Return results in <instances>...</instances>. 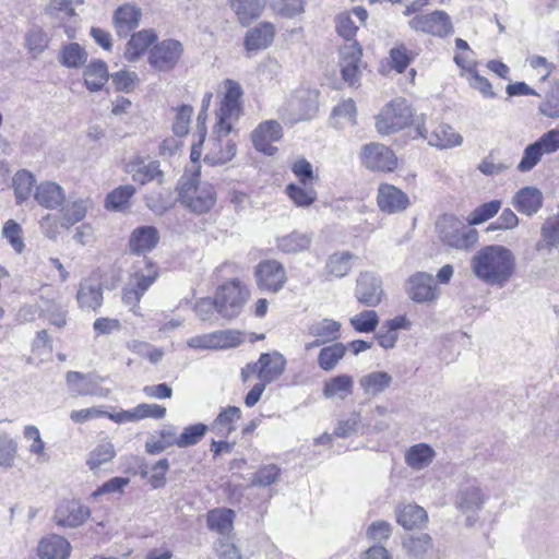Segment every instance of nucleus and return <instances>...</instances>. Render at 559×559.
Returning <instances> with one entry per match:
<instances>
[{
	"label": "nucleus",
	"mask_w": 559,
	"mask_h": 559,
	"mask_svg": "<svg viewBox=\"0 0 559 559\" xmlns=\"http://www.w3.org/2000/svg\"><path fill=\"white\" fill-rule=\"evenodd\" d=\"M209 427L204 424H195L183 429L178 437V447L187 448L197 444L205 435Z\"/></svg>",
	"instance_id": "nucleus-55"
},
{
	"label": "nucleus",
	"mask_w": 559,
	"mask_h": 559,
	"mask_svg": "<svg viewBox=\"0 0 559 559\" xmlns=\"http://www.w3.org/2000/svg\"><path fill=\"white\" fill-rule=\"evenodd\" d=\"M141 10L133 4L119 7L114 14V23L119 36H127L140 22Z\"/></svg>",
	"instance_id": "nucleus-28"
},
{
	"label": "nucleus",
	"mask_w": 559,
	"mask_h": 559,
	"mask_svg": "<svg viewBox=\"0 0 559 559\" xmlns=\"http://www.w3.org/2000/svg\"><path fill=\"white\" fill-rule=\"evenodd\" d=\"M126 170L131 175L133 181L140 185H146L154 180L160 183L164 176L158 160H147L140 156L130 159L126 165Z\"/></svg>",
	"instance_id": "nucleus-18"
},
{
	"label": "nucleus",
	"mask_w": 559,
	"mask_h": 559,
	"mask_svg": "<svg viewBox=\"0 0 559 559\" xmlns=\"http://www.w3.org/2000/svg\"><path fill=\"white\" fill-rule=\"evenodd\" d=\"M396 521L405 530L419 528L428 521V515L424 508L409 503L396 509Z\"/></svg>",
	"instance_id": "nucleus-31"
},
{
	"label": "nucleus",
	"mask_w": 559,
	"mask_h": 559,
	"mask_svg": "<svg viewBox=\"0 0 559 559\" xmlns=\"http://www.w3.org/2000/svg\"><path fill=\"white\" fill-rule=\"evenodd\" d=\"M413 118V110L403 98L385 105L377 116L376 128L381 134H391L407 127Z\"/></svg>",
	"instance_id": "nucleus-5"
},
{
	"label": "nucleus",
	"mask_w": 559,
	"mask_h": 559,
	"mask_svg": "<svg viewBox=\"0 0 559 559\" xmlns=\"http://www.w3.org/2000/svg\"><path fill=\"white\" fill-rule=\"evenodd\" d=\"M352 326L360 333L373 332L379 323L378 314L374 310H365L349 319Z\"/></svg>",
	"instance_id": "nucleus-54"
},
{
	"label": "nucleus",
	"mask_w": 559,
	"mask_h": 559,
	"mask_svg": "<svg viewBox=\"0 0 559 559\" xmlns=\"http://www.w3.org/2000/svg\"><path fill=\"white\" fill-rule=\"evenodd\" d=\"M36 202L46 209H57L64 201L63 189L52 181H44L39 183L34 193Z\"/></svg>",
	"instance_id": "nucleus-27"
},
{
	"label": "nucleus",
	"mask_w": 559,
	"mask_h": 559,
	"mask_svg": "<svg viewBox=\"0 0 559 559\" xmlns=\"http://www.w3.org/2000/svg\"><path fill=\"white\" fill-rule=\"evenodd\" d=\"M224 87L226 92L217 114V130L218 132L226 134L231 132V120L236 119L239 115L242 88L238 82L230 79L224 81Z\"/></svg>",
	"instance_id": "nucleus-6"
},
{
	"label": "nucleus",
	"mask_w": 559,
	"mask_h": 559,
	"mask_svg": "<svg viewBox=\"0 0 559 559\" xmlns=\"http://www.w3.org/2000/svg\"><path fill=\"white\" fill-rule=\"evenodd\" d=\"M286 193L297 206H309L317 199V191L308 183H290L286 187Z\"/></svg>",
	"instance_id": "nucleus-47"
},
{
	"label": "nucleus",
	"mask_w": 559,
	"mask_h": 559,
	"mask_svg": "<svg viewBox=\"0 0 559 559\" xmlns=\"http://www.w3.org/2000/svg\"><path fill=\"white\" fill-rule=\"evenodd\" d=\"M254 274L259 288L271 293L280 292L287 281L285 267L276 260L261 261Z\"/></svg>",
	"instance_id": "nucleus-11"
},
{
	"label": "nucleus",
	"mask_w": 559,
	"mask_h": 559,
	"mask_svg": "<svg viewBox=\"0 0 559 559\" xmlns=\"http://www.w3.org/2000/svg\"><path fill=\"white\" fill-rule=\"evenodd\" d=\"M108 81L107 66L102 60L92 61L84 70V82L87 90L96 92Z\"/></svg>",
	"instance_id": "nucleus-39"
},
{
	"label": "nucleus",
	"mask_w": 559,
	"mask_h": 559,
	"mask_svg": "<svg viewBox=\"0 0 559 559\" xmlns=\"http://www.w3.org/2000/svg\"><path fill=\"white\" fill-rule=\"evenodd\" d=\"M88 515L87 508L74 501H66L59 504L55 519L60 526L76 527L84 523Z\"/></svg>",
	"instance_id": "nucleus-21"
},
{
	"label": "nucleus",
	"mask_w": 559,
	"mask_h": 559,
	"mask_svg": "<svg viewBox=\"0 0 559 559\" xmlns=\"http://www.w3.org/2000/svg\"><path fill=\"white\" fill-rule=\"evenodd\" d=\"M91 206L90 199L69 200L60 210L61 226L69 228L81 222Z\"/></svg>",
	"instance_id": "nucleus-34"
},
{
	"label": "nucleus",
	"mask_w": 559,
	"mask_h": 559,
	"mask_svg": "<svg viewBox=\"0 0 559 559\" xmlns=\"http://www.w3.org/2000/svg\"><path fill=\"white\" fill-rule=\"evenodd\" d=\"M353 389V377L348 374H338L324 382L322 395L329 400H345L347 396L352 395Z\"/></svg>",
	"instance_id": "nucleus-30"
},
{
	"label": "nucleus",
	"mask_w": 559,
	"mask_h": 559,
	"mask_svg": "<svg viewBox=\"0 0 559 559\" xmlns=\"http://www.w3.org/2000/svg\"><path fill=\"white\" fill-rule=\"evenodd\" d=\"M418 134L427 140L428 144L438 148H451L462 144L463 138L453 128L445 123H431L429 127L419 124Z\"/></svg>",
	"instance_id": "nucleus-12"
},
{
	"label": "nucleus",
	"mask_w": 559,
	"mask_h": 559,
	"mask_svg": "<svg viewBox=\"0 0 559 559\" xmlns=\"http://www.w3.org/2000/svg\"><path fill=\"white\" fill-rule=\"evenodd\" d=\"M543 195L536 188L526 187L521 189L513 198L515 209L525 215L535 214L542 206Z\"/></svg>",
	"instance_id": "nucleus-29"
},
{
	"label": "nucleus",
	"mask_w": 559,
	"mask_h": 559,
	"mask_svg": "<svg viewBox=\"0 0 559 559\" xmlns=\"http://www.w3.org/2000/svg\"><path fill=\"white\" fill-rule=\"evenodd\" d=\"M538 109L544 116L559 118V84L550 87Z\"/></svg>",
	"instance_id": "nucleus-57"
},
{
	"label": "nucleus",
	"mask_w": 559,
	"mask_h": 559,
	"mask_svg": "<svg viewBox=\"0 0 559 559\" xmlns=\"http://www.w3.org/2000/svg\"><path fill=\"white\" fill-rule=\"evenodd\" d=\"M135 189L131 185L120 186L112 190L106 198V207L114 211H122L133 197Z\"/></svg>",
	"instance_id": "nucleus-49"
},
{
	"label": "nucleus",
	"mask_w": 559,
	"mask_h": 559,
	"mask_svg": "<svg viewBox=\"0 0 559 559\" xmlns=\"http://www.w3.org/2000/svg\"><path fill=\"white\" fill-rule=\"evenodd\" d=\"M437 230L441 241L454 249L467 250L478 241L477 230L467 228L452 215L441 216L437 222Z\"/></svg>",
	"instance_id": "nucleus-3"
},
{
	"label": "nucleus",
	"mask_w": 559,
	"mask_h": 559,
	"mask_svg": "<svg viewBox=\"0 0 559 559\" xmlns=\"http://www.w3.org/2000/svg\"><path fill=\"white\" fill-rule=\"evenodd\" d=\"M277 248L286 254H297L311 246L312 235L301 231H292L277 238Z\"/></svg>",
	"instance_id": "nucleus-35"
},
{
	"label": "nucleus",
	"mask_w": 559,
	"mask_h": 559,
	"mask_svg": "<svg viewBox=\"0 0 559 559\" xmlns=\"http://www.w3.org/2000/svg\"><path fill=\"white\" fill-rule=\"evenodd\" d=\"M218 122L214 127L215 136L209 142V150L204 160L211 165H224L230 162L236 155V143L227 139L229 133L218 132Z\"/></svg>",
	"instance_id": "nucleus-15"
},
{
	"label": "nucleus",
	"mask_w": 559,
	"mask_h": 559,
	"mask_svg": "<svg viewBox=\"0 0 559 559\" xmlns=\"http://www.w3.org/2000/svg\"><path fill=\"white\" fill-rule=\"evenodd\" d=\"M347 346L343 343H334L320 350L318 364L324 371H330L336 367L338 361L345 356Z\"/></svg>",
	"instance_id": "nucleus-43"
},
{
	"label": "nucleus",
	"mask_w": 559,
	"mask_h": 559,
	"mask_svg": "<svg viewBox=\"0 0 559 559\" xmlns=\"http://www.w3.org/2000/svg\"><path fill=\"white\" fill-rule=\"evenodd\" d=\"M274 25L267 22L248 31L245 38V47L248 51H258L267 48L274 39Z\"/></svg>",
	"instance_id": "nucleus-26"
},
{
	"label": "nucleus",
	"mask_w": 559,
	"mask_h": 559,
	"mask_svg": "<svg viewBox=\"0 0 559 559\" xmlns=\"http://www.w3.org/2000/svg\"><path fill=\"white\" fill-rule=\"evenodd\" d=\"M286 360L280 353H264L259 358V380L271 383L284 372Z\"/></svg>",
	"instance_id": "nucleus-25"
},
{
	"label": "nucleus",
	"mask_w": 559,
	"mask_h": 559,
	"mask_svg": "<svg viewBox=\"0 0 559 559\" xmlns=\"http://www.w3.org/2000/svg\"><path fill=\"white\" fill-rule=\"evenodd\" d=\"M241 23H248L251 19L258 17L263 8L264 0H229Z\"/></svg>",
	"instance_id": "nucleus-45"
},
{
	"label": "nucleus",
	"mask_w": 559,
	"mask_h": 559,
	"mask_svg": "<svg viewBox=\"0 0 559 559\" xmlns=\"http://www.w3.org/2000/svg\"><path fill=\"white\" fill-rule=\"evenodd\" d=\"M282 136V127L275 120L261 122L251 134L255 150L270 156L277 151L273 143L280 141Z\"/></svg>",
	"instance_id": "nucleus-16"
},
{
	"label": "nucleus",
	"mask_w": 559,
	"mask_h": 559,
	"mask_svg": "<svg viewBox=\"0 0 559 559\" xmlns=\"http://www.w3.org/2000/svg\"><path fill=\"white\" fill-rule=\"evenodd\" d=\"M384 296L381 278L372 272H361L357 278L355 297L367 307L378 306Z\"/></svg>",
	"instance_id": "nucleus-14"
},
{
	"label": "nucleus",
	"mask_w": 559,
	"mask_h": 559,
	"mask_svg": "<svg viewBox=\"0 0 559 559\" xmlns=\"http://www.w3.org/2000/svg\"><path fill=\"white\" fill-rule=\"evenodd\" d=\"M33 174L27 170H19L13 177V188L17 200L21 203L28 199L31 191L35 185Z\"/></svg>",
	"instance_id": "nucleus-50"
},
{
	"label": "nucleus",
	"mask_w": 559,
	"mask_h": 559,
	"mask_svg": "<svg viewBox=\"0 0 559 559\" xmlns=\"http://www.w3.org/2000/svg\"><path fill=\"white\" fill-rule=\"evenodd\" d=\"M542 151L534 143L527 145L523 152L521 162L518 165V169L522 173L530 171L533 169L543 157Z\"/></svg>",
	"instance_id": "nucleus-61"
},
{
	"label": "nucleus",
	"mask_w": 559,
	"mask_h": 559,
	"mask_svg": "<svg viewBox=\"0 0 559 559\" xmlns=\"http://www.w3.org/2000/svg\"><path fill=\"white\" fill-rule=\"evenodd\" d=\"M234 518L230 509H214L207 513V526L221 535H229L234 528Z\"/></svg>",
	"instance_id": "nucleus-40"
},
{
	"label": "nucleus",
	"mask_w": 559,
	"mask_h": 559,
	"mask_svg": "<svg viewBox=\"0 0 559 559\" xmlns=\"http://www.w3.org/2000/svg\"><path fill=\"white\" fill-rule=\"evenodd\" d=\"M116 456L112 442L102 439L88 453L86 465L92 472H97L103 465L111 462Z\"/></svg>",
	"instance_id": "nucleus-36"
},
{
	"label": "nucleus",
	"mask_w": 559,
	"mask_h": 559,
	"mask_svg": "<svg viewBox=\"0 0 559 559\" xmlns=\"http://www.w3.org/2000/svg\"><path fill=\"white\" fill-rule=\"evenodd\" d=\"M281 469L275 464H269L258 469L251 478L253 486L266 487L278 480Z\"/></svg>",
	"instance_id": "nucleus-56"
},
{
	"label": "nucleus",
	"mask_w": 559,
	"mask_h": 559,
	"mask_svg": "<svg viewBox=\"0 0 559 559\" xmlns=\"http://www.w3.org/2000/svg\"><path fill=\"white\" fill-rule=\"evenodd\" d=\"M403 547L409 556L421 559L432 547V540L428 534H420L406 539Z\"/></svg>",
	"instance_id": "nucleus-52"
},
{
	"label": "nucleus",
	"mask_w": 559,
	"mask_h": 559,
	"mask_svg": "<svg viewBox=\"0 0 559 559\" xmlns=\"http://www.w3.org/2000/svg\"><path fill=\"white\" fill-rule=\"evenodd\" d=\"M199 174L186 181H181L178 188V201L189 211L195 214H204L213 209L216 203V191L213 185L201 182Z\"/></svg>",
	"instance_id": "nucleus-2"
},
{
	"label": "nucleus",
	"mask_w": 559,
	"mask_h": 559,
	"mask_svg": "<svg viewBox=\"0 0 559 559\" xmlns=\"http://www.w3.org/2000/svg\"><path fill=\"white\" fill-rule=\"evenodd\" d=\"M76 299L81 308L96 310L103 304V288L99 281L85 278L80 283Z\"/></svg>",
	"instance_id": "nucleus-24"
},
{
	"label": "nucleus",
	"mask_w": 559,
	"mask_h": 559,
	"mask_svg": "<svg viewBox=\"0 0 559 559\" xmlns=\"http://www.w3.org/2000/svg\"><path fill=\"white\" fill-rule=\"evenodd\" d=\"M67 383L71 392L76 396H106L107 391L99 385V378L93 374H84L78 371H69L66 374Z\"/></svg>",
	"instance_id": "nucleus-19"
},
{
	"label": "nucleus",
	"mask_w": 559,
	"mask_h": 559,
	"mask_svg": "<svg viewBox=\"0 0 559 559\" xmlns=\"http://www.w3.org/2000/svg\"><path fill=\"white\" fill-rule=\"evenodd\" d=\"M272 10L286 19H294L305 12V0H270Z\"/></svg>",
	"instance_id": "nucleus-51"
},
{
	"label": "nucleus",
	"mask_w": 559,
	"mask_h": 559,
	"mask_svg": "<svg viewBox=\"0 0 559 559\" xmlns=\"http://www.w3.org/2000/svg\"><path fill=\"white\" fill-rule=\"evenodd\" d=\"M2 235L10 245L13 247V249L21 253L24 249V242L22 239V228L21 226L13 219H9L2 229Z\"/></svg>",
	"instance_id": "nucleus-59"
},
{
	"label": "nucleus",
	"mask_w": 559,
	"mask_h": 559,
	"mask_svg": "<svg viewBox=\"0 0 559 559\" xmlns=\"http://www.w3.org/2000/svg\"><path fill=\"white\" fill-rule=\"evenodd\" d=\"M487 501L481 488L475 485L461 488L455 496L454 506L466 515L465 525L472 527L478 520V512Z\"/></svg>",
	"instance_id": "nucleus-7"
},
{
	"label": "nucleus",
	"mask_w": 559,
	"mask_h": 559,
	"mask_svg": "<svg viewBox=\"0 0 559 559\" xmlns=\"http://www.w3.org/2000/svg\"><path fill=\"white\" fill-rule=\"evenodd\" d=\"M501 207V201L492 200L476 207L467 216L468 225H479L493 217Z\"/></svg>",
	"instance_id": "nucleus-53"
},
{
	"label": "nucleus",
	"mask_w": 559,
	"mask_h": 559,
	"mask_svg": "<svg viewBox=\"0 0 559 559\" xmlns=\"http://www.w3.org/2000/svg\"><path fill=\"white\" fill-rule=\"evenodd\" d=\"M535 144L543 154H552L559 150V129H552L544 133Z\"/></svg>",
	"instance_id": "nucleus-63"
},
{
	"label": "nucleus",
	"mask_w": 559,
	"mask_h": 559,
	"mask_svg": "<svg viewBox=\"0 0 559 559\" xmlns=\"http://www.w3.org/2000/svg\"><path fill=\"white\" fill-rule=\"evenodd\" d=\"M469 265L477 280L488 286L502 288L514 274L515 255L504 246L489 245L475 252Z\"/></svg>",
	"instance_id": "nucleus-1"
},
{
	"label": "nucleus",
	"mask_w": 559,
	"mask_h": 559,
	"mask_svg": "<svg viewBox=\"0 0 559 559\" xmlns=\"http://www.w3.org/2000/svg\"><path fill=\"white\" fill-rule=\"evenodd\" d=\"M340 322L332 319H322L309 325V334L321 338V341L331 342L340 336Z\"/></svg>",
	"instance_id": "nucleus-42"
},
{
	"label": "nucleus",
	"mask_w": 559,
	"mask_h": 559,
	"mask_svg": "<svg viewBox=\"0 0 559 559\" xmlns=\"http://www.w3.org/2000/svg\"><path fill=\"white\" fill-rule=\"evenodd\" d=\"M542 238L548 247H559V218L548 219L544 223Z\"/></svg>",
	"instance_id": "nucleus-64"
},
{
	"label": "nucleus",
	"mask_w": 559,
	"mask_h": 559,
	"mask_svg": "<svg viewBox=\"0 0 559 559\" xmlns=\"http://www.w3.org/2000/svg\"><path fill=\"white\" fill-rule=\"evenodd\" d=\"M361 53L358 43L345 44L340 50L342 78L349 85L356 84L359 80Z\"/></svg>",
	"instance_id": "nucleus-17"
},
{
	"label": "nucleus",
	"mask_w": 559,
	"mask_h": 559,
	"mask_svg": "<svg viewBox=\"0 0 559 559\" xmlns=\"http://www.w3.org/2000/svg\"><path fill=\"white\" fill-rule=\"evenodd\" d=\"M337 128L356 124V105L353 99H345L334 107L332 112Z\"/></svg>",
	"instance_id": "nucleus-48"
},
{
	"label": "nucleus",
	"mask_w": 559,
	"mask_h": 559,
	"mask_svg": "<svg viewBox=\"0 0 559 559\" xmlns=\"http://www.w3.org/2000/svg\"><path fill=\"white\" fill-rule=\"evenodd\" d=\"M182 51L183 49L180 41L166 39L151 49L148 62L158 71H169L178 63Z\"/></svg>",
	"instance_id": "nucleus-13"
},
{
	"label": "nucleus",
	"mask_w": 559,
	"mask_h": 559,
	"mask_svg": "<svg viewBox=\"0 0 559 559\" xmlns=\"http://www.w3.org/2000/svg\"><path fill=\"white\" fill-rule=\"evenodd\" d=\"M192 114L193 108L189 105H182L177 108L173 123V130L176 135L182 136L188 133Z\"/></svg>",
	"instance_id": "nucleus-58"
},
{
	"label": "nucleus",
	"mask_w": 559,
	"mask_h": 559,
	"mask_svg": "<svg viewBox=\"0 0 559 559\" xmlns=\"http://www.w3.org/2000/svg\"><path fill=\"white\" fill-rule=\"evenodd\" d=\"M353 258L354 255L348 251L333 253L326 262V272L340 278L346 276L352 270Z\"/></svg>",
	"instance_id": "nucleus-46"
},
{
	"label": "nucleus",
	"mask_w": 559,
	"mask_h": 559,
	"mask_svg": "<svg viewBox=\"0 0 559 559\" xmlns=\"http://www.w3.org/2000/svg\"><path fill=\"white\" fill-rule=\"evenodd\" d=\"M241 417V411L236 406L223 409L211 425V430L219 438H227L236 430V424Z\"/></svg>",
	"instance_id": "nucleus-32"
},
{
	"label": "nucleus",
	"mask_w": 559,
	"mask_h": 559,
	"mask_svg": "<svg viewBox=\"0 0 559 559\" xmlns=\"http://www.w3.org/2000/svg\"><path fill=\"white\" fill-rule=\"evenodd\" d=\"M37 552L40 559H68L71 554V545L64 537L51 534L41 538Z\"/></svg>",
	"instance_id": "nucleus-22"
},
{
	"label": "nucleus",
	"mask_w": 559,
	"mask_h": 559,
	"mask_svg": "<svg viewBox=\"0 0 559 559\" xmlns=\"http://www.w3.org/2000/svg\"><path fill=\"white\" fill-rule=\"evenodd\" d=\"M408 25L416 32H423L438 37H445L453 32L449 14L441 10L416 15L408 22Z\"/></svg>",
	"instance_id": "nucleus-9"
},
{
	"label": "nucleus",
	"mask_w": 559,
	"mask_h": 559,
	"mask_svg": "<svg viewBox=\"0 0 559 559\" xmlns=\"http://www.w3.org/2000/svg\"><path fill=\"white\" fill-rule=\"evenodd\" d=\"M377 202L381 211L394 214L407 209L409 199L406 193L393 185L383 183L378 189Z\"/></svg>",
	"instance_id": "nucleus-20"
},
{
	"label": "nucleus",
	"mask_w": 559,
	"mask_h": 559,
	"mask_svg": "<svg viewBox=\"0 0 559 559\" xmlns=\"http://www.w3.org/2000/svg\"><path fill=\"white\" fill-rule=\"evenodd\" d=\"M436 456L435 450L426 443L412 445L405 453L406 464L416 471L426 468Z\"/></svg>",
	"instance_id": "nucleus-37"
},
{
	"label": "nucleus",
	"mask_w": 559,
	"mask_h": 559,
	"mask_svg": "<svg viewBox=\"0 0 559 559\" xmlns=\"http://www.w3.org/2000/svg\"><path fill=\"white\" fill-rule=\"evenodd\" d=\"M249 297V290L239 281L221 285L214 297L215 310L226 319L237 317Z\"/></svg>",
	"instance_id": "nucleus-4"
},
{
	"label": "nucleus",
	"mask_w": 559,
	"mask_h": 559,
	"mask_svg": "<svg viewBox=\"0 0 559 559\" xmlns=\"http://www.w3.org/2000/svg\"><path fill=\"white\" fill-rule=\"evenodd\" d=\"M156 38V34L152 29H143L133 34L126 47V59L130 62L136 61Z\"/></svg>",
	"instance_id": "nucleus-33"
},
{
	"label": "nucleus",
	"mask_w": 559,
	"mask_h": 559,
	"mask_svg": "<svg viewBox=\"0 0 559 559\" xmlns=\"http://www.w3.org/2000/svg\"><path fill=\"white\" fill-rule=\"evenodd\" d=\"M393 378L385 371H372L359 379L364 392L369 395H379L392 383Z\"/></svg>",
	"instance_id": "nucleus-38"
},
{
	"label": "nucleus",
	"mask_w": 559,
	"mask_h": 559,
	"mask_svg": "<svg viewBox=\"0 0 559 559\" xmlns=\"http://www.w3.org/2000/svg\"><path fill=\"white\" fill-rule=\"evenodd\" d=\"M405 292L417 304H432L440 295L432 275L426 272H416L411 275L405 283Z\"/></svg>",
	"instance_id": "nucleus-8"
},
{
	"label": "nucleus",
	"mask_w": 559,
	"mask_h": 559,
	"mask_svg": "<svg viewBox=\"0 0 559 559\" xmlns=\"http://www.w3.org/2000/svg\"><path fill=\"white\" fill-rule=\"evenodd\" d=\"M58 59L62 66L78 69L87 61V52L78 43H70L61 48Z\"/></svg>",
	"instance_id": "nucleus-41"
},
{
	"label": "nucleus",
	"mask_w": 559,
	"mask_h": 559,
	"mask_svg": "<svg viewBox=\"0 0 559 559\" xmlns=\"http://www.w3.org/2000/svg\"><path fill=\"white\" fill-rule=\"evenodd\" d=\"M358 26L348 13H341L336 17V31L346 40V44L357 43L354 40Z\"/></svg>",
	"instance_id": "nucleus-60"
},
{
	"label": "nucleus",
	"mask_w": 559,
	"mask_h": 559,
	"mask_svg": "<svg viewBox=\"0 0 559 559\" xmlns=\"http://www.w3.org/2000/svg\"><path fill=\"white\" fill-rule=\"evenodd\" d=\"M16 454V443L7 435L0 433V466L11 467Z\"/></svg>",
	"instance_id": "nucleus-62"
},
{
	"label": "nucleus",
	"mask_w": 559,
	"mask_h": 559,
	"mask_svg": "<svg viewBox=\"0 0 559 559\" xmlns=\"http://www.w3.org/2000/svg\"><path fill=\"white\" fill-rule=\"evenodd\" d=\"M159 241V233L153 226L135 228L129 238V248L132 253L143 254L152 251Z\"/></svg>",
	"instance_id": "nucleus-23"
},
{
	"label": "nucleus",
	"mask_w": 559,
	"mask_h": 559,
	"mask_svg": "<svg viewBox=\"0 0 559 559\" xmlns=\"http://www.w3.org/2000/svg\"><path fill=\"white\" fill-rule=\"evenodd\" d=\"M215 350L235 348L245 342V334L238 330H218L212 332Z\"/></svg>",
	"instance_id": "nucleus-44"
},
{
	"label": "nucleus",
	"mask_w": 559,
	"mask_h": 559,
	"mask_svg": "<svg viewBox=\"0 0 559 559\" xmlns=\"http://www.w3.org/2000/svg\"><path fill=\"white\" fill-rule=\"evenodd\" d=\"M362 164L370 170L393 171L397 166L394 152L381 143H369L360 153Z\"/></svg>",
	"instance_id": "nucleus-10"
}]
</instances>
